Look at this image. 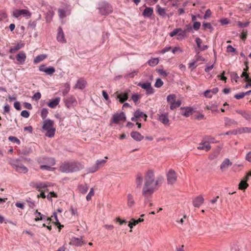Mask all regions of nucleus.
<instances>
[{"label":"nucleus","instance_id":"nucleus-47","mask_svg":"<svg viewBox=\"0 0 251 251\" xmlns=\"http://www.w3.org/2000/svg\"><path fill=\"white\" fill-rule=\"evenodd\" d=\"M243 133H251V127H244L239 128V134Z\"/></svg>","mask_w":251,"mask_h":251},{"label":"nucleus","instance_id":"nucleus-32","mask_svg":"<svg viewBox=\"0 0 251 251\" xmlns=\"http://www.w3.org/2000/svg\"><path fill=\"white\" fill-rule=\"evenodd\" d=\"M134 116H136V117L137 118H144L145 121L147 120V115L141 111L139 109H138L134 112Z\"/></svg>","mask_w":251,"mask_h":251},{"label":"nucleus","instance_id":"nucleus-49","mask_svg":"<svg viewBox=\"0 0 251 251\" xmlns=\"http://www.w3.org/2000/svg\"><path fill=\"white\" fill-rule=\"evenodd\" d=\"M163 82L160 78H157L154 84V86L156 88H160L163 85Z\"/></svg>","mask_w":251,"mask_h":251},{"label":"nucleus","instance_id":"nucleus-30","mask_svg":"<svg viewBox=\"0 0 251 251\" xmlns=\"http://www.w3.org/2000/svg\"><path fill=\"white\" fill-rule=\"evenodd\" d=\"M205 142H201L200 144V146L197 147V149L200 150H205L206 151H209L211 149V146L209 144L204 145Z\"/></svg>","mask_w":251,"mask_h":251},{"label":"nucleus","instance_id":"nucleus-22","mask_svg":"<svg viewBox=\"0 0 251 251\" xmlns=\"http://www.w3.org/2000/svg\"><path fill=\"white\" fill-rule=\"evenodd\" d=\"M131 137L137 141H141L142 140L144 137L140 133L137 131H132L130 133Z\"/></svg>","mask_w":251,"mask_h":251},{"label":"nucleus","instance_id":"nucleus-58","mask_svg":"<svg viewBox=\"0 0 251 251\" xmlns=\"http://www.w3.org/2000/svg\"><path fill=\"white\" fill-rule=\"evenodd\" d=\"M245 96V93L242 92L239 94H237L234 95V98L237 100H239L243 98Z\"/></svg>","mask_w":251,"mask_h":251},{"label":"nucleus","instance_id":"nucleus-31","mask_svg":"<svg viewBox=\"0 0 251 251\" xmlns=\"http://www.w3.org/2000/svg\"><path fill=\"white\" fill-rule=\"evenodd\" d=\"M24 46V44L23 43H18L16 46L11 48L9 50V52L11 53H13L15 52L16 51L22 48Z\"/></svg>","mask_w":251,"mask_h":251},{"label":"nucleus","instance_id":"nucleus-50","mask_svg":"<svg viewBox=\"0 0 251 251\" xmlns=\"http://www.w3.org/2000/svg\"><path fill=\"white\" fill-rule=\"evenodd\" d=\"M53 217L54 218L55 220V222H54V223L56 225H59V229H60L61 227H63V225H60L59 222V220L57 218V214L56 212H54L53 213Z\"/></svg>","mask_w":251,"mask_h":251},{"label":"nucleus","instance_id":"nucleus-17","mask_svg":"<svg viewBox=\"0 0 251 251\" xmlns=\"http://www.w3.org/2000/svg\"><path fill=\"white\" fill-rule=\"evenodd\" d=\"M181 114L186 117H188L193 114V109L191 107H181Z\"/></svg>","mask_w":251,"mask_h":251},{"label":"nucleus","instance_id":"nucleus-20","mask_svg":"<svg viewBox=\"0 0 251 251\" xmlns=\"http://www.w3.org/2000/svg\"><path fill=\"white\" fill-rule=\"evenodd\" d=\"M26 58V54L23 51H20L16 55V59L20 64H23L25 61Z\"/></svg>","mask_w":251,"mask_h":251},{"label":"nucleus","instance_id":"nucleus-53","mask_svg":"<svg viewBox=\"0 0 251 251\" xmlns=\"http://www.w3.org/2000/svg\"><path fill=\"white\" fill-rule=\"evenodd\" d=\"M181 31V28H177L175 29L172 32H171L170 33V36L171 37H173L175 36L176 34H178V33Z\"/></svg>","mask_w":251,"mask_h":251},{"label":"nucleus","instance_id":"nucleus-4","mask_svg":"<svg viewBox=\"0 0 251 251\" xmlns=\"http://www.w3.org/2000/svg\"><path fill=\"white\" fill-rule=\"evenodd\" d=\"M99 12L102 15H107L112 12L111 5L106 1H100L98 4Z\"/></svg>","mask_w":251,"mask_h":251},{"label":"nucleus","instance_id":"nucleus-38","mask_svg":"<svg viewBox=\"0 0 251 251\" xmlns=\"http://www.w3.org/2000/svg\"><path fill=\"white\" fill-rule=\"evenodd\" d=\"M47 132L45 135L48 137L52 138L54 136L55 132V128H51L46 130Z\"/></svg>","mask_w":251,"mask_h":251},{"label":"nucleus","instance_id":"nucleus-52","mask_svg":"<svg viewBox=\"0 0 251 251\" xmlns=\"http://www.w3.org/2000/svg\"><path fill=\"white\" fill-rule=\"evenodd\" d=\"M48 114V110L47 108H44L42 109L41 111V117L43 118V119H45Z\"/></svg>","mask_w":251,"mask_h":251},{"label":"nucleus","instance_id":"nucleus-25","mask_svg":"<svg viewBox=\"0 0 251 251\" xmlns=\"http://www.w3.org/2000/svg\"><path fill=\"white\" fill-rule=\"evenodd\" d=\"M143 177L141 173H138L136 177V184L137 188H141L143 183Z\"/></svg>","mask_w":251,"mask_h":251},{"label":"nucleus","instance_id":"nucleus-56","mask_svg":"<svg viewBox=\"0 0 251 251\" xmlns=\"http://www.w3.org/2000/svg\"><path fill=\"white\" fill-rule=\"evenodd\" d=\"M196 43L197 44V47L198 48L200 49V50H201V44L202 43V40H201V39L199 37H197L196 38Z\"/></svg>","mask_w":251,"mask_h":251},{"label":"nucleus","instance_id":"nucleus-23","mask_svg":"<svg viewBox=\"0 0 251 251\" xmlns=\"http://www.w3.org/2000/svg\"><path fill=\"white\" fill-rule=\"evenodd\" d=\"M187 28L184 30L181 29V31L178 33V39H182L186 36L187 33L192 30L191 26L187 25Z\"/></svg>","mask_w":251,"mask_h":251},{"label":"nucleus","instance_id":"nucleus-5","mask_svg":"<svg viewBox=\"0 0 251 251\" xmlns=\"http://www.w3.org/2000/svg\"><path fill=\"white\" fill-rule=\"evenodd\" d=\"M131 92L129 89L126 90L123 93L119 94V91L116 92L113 96L116 97V99H118L120 103H123L128 99L129 94Z\"/></svg>","mask_w":251,"mask_h":251},{"label":"nucleus","instance_id":"nucleus-60","mask_svg":"<svg viewBox=\"0 0 251 251\" xmlns=\"http://www.w3.org/2000/svg\"><path fill=\"white\" fill-rule=\"evenodd\" d=\"M201 23L199 22H195L193 25V28L195 30H198L201 26Z\"/></svg>","mask_w":251,"mask_h":251},{"label":"nucleus","instance_id":"nucleus-43","mask_svg":"<svg viewBox=\"0 0 251 251\" xmlns=\"http://www.w3.org/2000/svg\"><path fill=\"white\" fill-rule=\"evenodd\" d=\"M181 104V101L180 100H177V101H175L173 103H171L170 105V109L171 110H174L177 107H179Z\"/></svg>","mask_w":251,"mask_h":251},{"label":"nucleus","instance_id":"nucleus-24","mask_svg":"<svg viewBox=\"0 0 251 251\" xmlns=\"http://www.w3.org/2000/svg\"><path fill=\"white\" fill-rule=\"evenodd\" d=\"M168 114H162L158 118V120L165 125L169 124V120Z\"/></svg>","mask_w":251,"mask_h":251},{"label":"nucleus","instance_id":"nucleus-59","mask_svg":"<svg viewBox=\"0 0 251 251\" xmlns=\"http://www.w3.org/2000/svg\"><path fill=\"white\" fill-rule=\"evenodd\" d=\"M21 115L25 118H28L29 116V113L26 110H23L21 113Z\"/></svg>","mask_w":251,"mask_h":251},{"label":"nucleus","instance_id":"nucleus-2","mask_svg":"<svg viewBox=\"0 0 251 251\" xmlns=\"http://www.w3.org/2000/svg\"><path fill=\"white\" fill-rule=\"evenodd\" d=\"M83 168V166L79 162H66L60 167V170L63 173H72L78 171Z\"/></svg>","mask_w":251,"mask_h":251},{"label":"nucleus","instance_id":"nucleus-27","mask_svg":"<svg viewBox=\"0 0 251 251\" xmlns=\"http://www.w3.org/2000/svg\"><path fill=\"white\" fill-rule=\"evenodd\" d=\"M224 121L225 126H235L237 125V122L228 117H225L224 118Z\"/></svg>","mask_w":251,"mask_h":251},{"label":"nucleus","instance_id":"nucleus-8","mask_svg":"<svg viewBox=\"0 0 251 251\" xmlns=\"http://www.w3.org/2000/svg\"><path fill=\"white\" fill-rule=\"evenodd\" d=\"M106 161L104 159L97 160L94 166L88 169V173H94L104 165Z\"/></svg>","mask_w":251,"mask_h":251},{"label":"nucleus","instance_id":"nucleus-6","mask_svg":"<svg viewBox=\"0 0 251 251\" xmlns=\"http://www.w3.org/2000/svg\"><path fill=\"white\" fill-rule=\"evenodd\" d=\"M30 186L35 188L38 191H41L42 189H45L50 186V183L48 182H34L30 183Z\"/></svg>","mask_w":251,"mask_h":251},{"label":"nucleus","instance_id":"nucleus-45","mask_svg":"<svg viewBox=\"0 0 251 251\" xmlns=\"http://www.w3.org/2000/svg\"><path fill=\"white\" fill-rule=\"evenodd\" d=\"M176 98V96L175 94H171L167 96V100L169 103H170L171 105V103L175 101Z\"/></svg>","mask_w":251,"mask_h":251},{"label":"nucleus","instance_id":"nucleus-42","mask_svg":"<svg viewBox=\"0 0 251 251\" xmlns=\"http://www.w3.org/2000/svg\"><path fill=\"white\" fill-rule=\"evenodd\" d=\"M63 89L62 90V94L63 96H66L70 90V86L68 83H65L63 86Z\"/></svg>","mask_w":251,"mask_h":251},{"label":"nucleus","instance_id":"nucleus-57","mask_svg":"<svg viewBox=\"0 0 251 251\" xmlns=\"http://www.w3.org/2000/svg\"><path fill=\"white\" fill-rule=\"evenodd\" d=\"M140 98V96L137 94H133L131 96V99L134 102H136Z\"/></svg>","mask_w":251,"mask_h":251},{"label":"nucleus","instance_id":"nucleus-34","mask_svg":"<svg viewBox=\"0 0 251 251\" xmlns=\"http://www.w3.org/2000/svg\"><path fill=\"white\" fill-rule=\"evenodd\" d=\"M47 57V56L46 54L38 55L34 59L33 63L34 64H37L42 61L43 60L46 58Z\"/></svg>","mask_w":251,"mask_h":251},{"label":"nucleus","instance_id":"nucleus-1","mask_svg":"<svg viewBox=\"0 0 251 251\" xmlns=\"http://www.w3.org/2000/svg\"><path fill=\"white\" fill-rule=\"evenodd\" d=\"M145 182L143 189V195L146 196L148 194L151 195L155 190L157 189L158 180H154V172L149 170L145 176Z\"/></svg>","mask_w":251,"mask_h":251},{"label":"nucleus","instance_id":"nucleus-64","mask_svg":"<svg viewBox=\"0 0 251 251\" xmlns=\"http://www.w3.org/2000/svg\"><path fill=\"white\" fill-rule=\"evenodd\" d=\"M158 73L159 74V75H163L164 76H167L168 74L166 73V72L163 69H159L158 70Z\"/></svg>","mask_w":251,"mask_h":251},{"label":"nucleus","instance_id":"nucleus-11","mask_svg":"<svg viewBox=\"0 0 251 251\" xmlns=\"http://www.w3.org/2000/svg\"><path fill=\"white\" fill-rule=\"evenodd\" d=\"M167 179L168 184H173L177 179V176L174 170L171 169L167 174Z\"/></svg>","mask_w":251,"mask_h":251},{"label":"nucleus","instance_id":"nucleus-37","mask_svg":"<svg viewBox=\"0 0 251 251\" xmlns=\"http://www.w3.org/2000/svg\"><path fill=\"white\" fill-rule=\"evenodd\" d=\"M45 165H49L51 167L54 166L55 164V161L53 158L49 157L45 159Z\"/></svg>","mask_w":251,"mask_h":251},{"label":"nucleus","instance_id":"nucleus-41","mask_svg":"<svg viewBox=\"0 0 251 251\" xmlns=\"http://www.w3.org/2000/svg\"><path fill=\"white\" fill-rule=\"evenodd\" d=\"M239 189L241 190H245L249 186V184L245 181L242 180L239 184Z\"/></svg>","mask_w":251,"mask_h":251},{"label":"nucleus","instance_id":"nucleus-55","mask_svg":"<svg viewBox=\"0 0 251 251\" xmlns=\"http://www.w3.org/2000/svg\"><path fill=\"white\" fill-rule=\"evenodd\" d=\"M243 117L247 120L249 121L251 120V112L246 111Z\"/></svg>","mask_w":251,"mask_h":251},{"label":"nucleus","instance_id":"nucleus-54","mask_svg":"<svg viewBox=\"0 0 251 251\" xmlns=\"http://www.w3.org/2000/svg\"><path fill=\"white\" fill-rule=\"evenodd\" d=\"M41 98V94L40 92H36L32 97V99L35 100H38Z\"/></svg>","mask_w":251,"mask_h":251},{"label":"nucleus","instance_id":"nucleus-10","mask_svg":"<svg viewBox=\"0 0 251 251\" xmlns=\"http://www.w3.org/2000/svg\"><path fill=\"white\" fill-rule=\"evenodd\" d=\"M21 15H24L26 19L30 18L31 13L27 9L16 10L13 12V16L15 18H18Z\"/></svg>","mask_w":251,"mask_h":251},{"label":"nucleus","instance_id":"nucleus-61","mask_svg":"<svg viewBox=\"0 0 251 251\" xmlns=\"http://www.w3.org/2000/svg\"><path fill=\"white\" fill-rule=\"evenodd\" d=\"M211 11L209 9H207L203 16V18L204 19H206L208 17H209L211 15Z\"/></svg>","mask_w":251,"mask_h":251},{"label":"nucleus","instance_id":"nucleus-48","mask_svg":"<svg viewBox=\"0 0 251 251\" xmlns=\"http://www.w3.org/2000/svg\"><path fill=\"white\" fill-rule=\"evenodd\" d=\"M8 140L11 141L12 142L16 143L18 145H20L21 143L20 140L15 136H9L8 137Z\"/></svg>","mask_w":251,"mask_h":251},{"label":"nucleus","instance_id":"nucleus-44","mask_svg":"<svg viewBox=\"0 0 251 251\" xmlns=\"http://www.w3.org/2000/svg\"><path fill=\"white\" fill-rule=\"evenodd\" d=\"M40 168L43 171H51L55 169V168L51 167L47 165H43L40 166Z\"/></svg>","mask_w":251,"mask_h":251},{"label":"nucleus","instance_id":"nucleus-15","mask_svg":"<svg viewBox=\"0 0 251 251\" xmlns=\"http://www.w3.org/2000/svg\"><path fill=\"white\" fill-rule=\"evenodd\" d=\"M56 39L60 43H65L66 42L63 29L61 26L58 27Z\"/></svg>","mask_w":251,"mask_h":251},{"label":"nucleus","instance_id":"nucleus-62","mask_svg":"<svg viewBox=\"0 0 251 251\" xmlns=\"http://www.w3.org/2000/svg\"><path fill=\"white\" fill-rule=\"evenodd\" d=\"M204 28H208L210 29H213V27L209 23H203L202 25Z\"/></svg>","mask_w":251,"mask_h":251},{"label":"nucleus","instance_id":"nucleus-7","mask_svg":"<svg viewBox=\"0 0 251 251\" xmlns=\"http://www.w3.org/2000/svg\"><path fill=\"white\" fill-rule=\"evenodd\" d=\"M137 85L146 90L147 95H151L154 93V89L151 87V83L150 82H139Z\"/></svg>","mask_w":251,"mask_h":251},{"label":"nucleus","instance_id":"nucleus-16","mask_svg":"<svg viewBox=\"0 0 251 251\" xmlns=\"http://www.w3.org/2000/svg\"><path fill=\"white\" fill-rule=\"evenodd\" d=\"M42 67H46V65H41L39 67V70L41 72H45L48 75H52L55 72V69L53 67H50L45 70H43Z\"/></svg>","mask_w":251,"mask_h":251},{"label":"nucleus","instance_id":"nucleus-12","mask_svg":"<svg viewBox=\"0 0 251 251\" xmlns=\"http://www.w3.org/2000/svg\"><path fill=\"white\" fill-rule=\"evenodd\" d=\"M65 105L70 109L77 104V101L75 97L73 96H71L64 99Z\"/></svg>","mask_w":251,"mask_h":251},{"label":"nucleus","instance_id":"nucleus-19","mask_svg":"<svg viewBox=\"0 0 251 251\" xmlns=\"http://www.w3.org/2000/svg\"><path fill=\"white\" fill-rule=\"evenodd\" d=\"M54 122L51 120L47 119L44 121L43 125L42 126L43 129L47 130L51 128H54L53 126Z\"/></svg>","mask_w":251,"mask_h":251},{"label":"nucleus","instance_id":"nucleus-51","mask_svg":"<svg viewBox=\"0 0 251 251\" xmlns=\"http://www.w3.org/2000/svg\"><path fill=\"white\" fill-rule=\"evenodd\" d=\"M94 195V190L93 188H92L89 192V193L86 196V199L87 201H89L91 200L92 197Z\"/></svg>","mask_w":251,"mask_h":251},{"label":"nucleus","instance_id":"nucleus-39","mask_svg":"<svg viewBox=\"0 0 251 251\" xmlns=\"http://www.w3.org/2000/svg\"><path fill=\"white\" fill-rule=\"evenodd\" d=\"M78 190L80 193L82 194H85L88 190V187L87 186V185H79L78 186Z\"/></svg>","mask_w":251,"mask_h":251},{"label":"nucleus","instance_id":"nucleus-36","mask_svg":"<svg viewBox=\"0 0 251 251\" xmlns=\"http://www.w3.org/2000/svg\"><path fill=\"white\" fill-rule=\"evenodd\" d=\"M156 7L157 14L160 16L165 17L166 15L165 8L161 7L159 5H157Z\"/></svg>","mask_w":251,"mask_h":251},{"label":"nucleus","instance_id":"nucleus-13","mask_svg":"<svg viewBox=\"0 0 251 251\" xmlns=\"http://www.w3.org/2000/svg\"><path fill=\"white\" fill-rule=\"evenodd\" d=\"M71 9L68 7H66L64 9L59 8L58 9V13L59 18L63 19L66 17L67 15H70L71 14Z\"/></svg>","mask_w":251,"mask_h":251},{"label":"nucleus","instance_id":"nucleus-63","mask_svg":"<svg viewBox=\"0 0 251 251\" xmlns=\"http://www.w3.org/2000/svg\"><path fill=\"white\" fill-rule=\"evenodd\" d=\"M204 96L206 98H211L212 97V94H211L210 90H207L204 93Z\"/></svg>","mask_w":251,"mask_h":251},{"label":"nucleus","instance_id":"nucleus-40","mask_svg":"<svg viewBox=\"0 0 251 251\" xmlns=\"http://www.w3.org/2000/svg\"><path fill=\"white\" fill-rule=\"evenodd\" d=\"M159 63V59L157 58H152L148 62L149 65L150 66H155Z\"/></svg>","mask_w":251,"mask_h":251},{"label":"nucleus","instance_id":"nucleus-35","mask_svg":"<svg viewBox=\"0 0 251 251\" xmlns=\"http://www.w3.org/2000/svg\"><path fill=\"white\" fill-rule=\"evenodd\" d=\"M127 204L128 206L129 207H132L135 204V201H134L133 196H132L131 194H128L127 196Z\"/></svg>","mask_w":251,"mask_h":251},{"label":"nucleus","instance_id":"nucleus-21","mask_svg":"<svg viewBox=\"0 0 251 251\" xmlns=\"http://www.w3.org/2000/svg\"><path fill=\"white\" fill-rule=\"evenodd\" d=\"M204 201V199L201 196H198L195 198L193 201V204L195 207H200Z\"/></svg>","mask_w":251,"mask_h":251},{"label":"nucleus","instance_id":"nucleus-14","mask_svg":"<svg viewBox=\"0 0 251 251\" xmlns=\"http://www.w3.org/2000/svg\"><path fill=\"white\" fill-rule=\"evenodd\" d=\"M69 244L71 245L75 246L77 247L81 246L83 244V241H82V237H80L79 238L72 237L71 239Z\"/></svg>","mask_w":251,"mask_h":251},{"label":"nucleus","instance_id":"nucleus-9","mask_svg":"<svg viewBox=\"0 0 251 251\" xmlns=\"http://www.w3.org/2000/svg\"><path fill=\"white\" fill-rule=\"evenodd\" d=\"M126 120V115L123 112H122L120 113L114 114L111 119V122L115 124H118L120 121H125Z\"/></svg>","mask_w":251,"mask_h":251},{"label":"nucleus","instance_id":"nucleus-28","mask_svg":"<svg viewBox=\"0 0 251 251\" xmlns=\"http://www.w3.org/2000/svg\"><path fill=\"white\" fill-rule=\"evenodd\" d=\"M153 8L147 7L143 11L142 15L145 17H150L153 14Z\"/></svg>","mask_w":251,"mask_h":251},{"label":"nucleus","instance_id":"nucleus-26","mask_svg":"<svg viewBox=\"0 0 251 251\" xmlns=\"http://www.w3.org/2000/svg\"><path fill=\"white\" fill-rule=\"evenodd\" d=\"M86 83L87 82L85 80L83 79H79L77 81L75 88L82 90L85 87Z\"/></svg>","mask_w":251,"mask_h":251},{"label":"nucleus","instance_id":"nucleus-46","mask_svg":"<svg viewBox=\"0 0 251 251\" xmlns=\"http://www.w3.org/2000/svg\"><path fill=\"white\" fill-rule=\"evenodd\" d=\"M35 220L36 221H39V220H44V221L50 222L51 221V218L47 217L46 216L43 215L40 217L36 216V218H35Z\"/></svg>","mask_w":251,"mask_h":251},{"label":"nucleus","instance_id":"nucleus-33","mask_svg":"<svg viewBox=\"0 0 251 251\" xmlns=\"http://www.w3.org/2000/svg\"><path fill=\"white\" fill-rule=\"evenodd\" d=\"M221 151V149L218 148L216 150H215L209 156V158L210 160H214L217 158V157L219 155Z\"/></svg>","mask_w":251,"mask_h":251},{"label":"nucleus","instance_id":"nucleus-18","mask_svg":"<svg viewBox=\"0 0 251 251\" xmlns=\"http://www.w3.org/2000/svg\"><path fill=\"white\" fill-rule=\"evenodd\" d=\"M232 165V163L228 158H226L222 162L220 166V169L222 172L226 170L228 168Z\"/></svg>","mask_w":251,"mask_h":251},{"label":"nucleus","instance_id":"nucleus-29","mask_svg":"<svg viewBox=\"0 0 251 251\" xmlns=\"http://www.w3.org/2000/svg\"><path fill=\"white\" fill-rule=\"evenodd\" d=\"M60 98L58 97L51 100L50 102L48 103V105L51 108H53L55 107L58 104L60 101Z\"/></svg>","mask_w":251,"mask_h":251},{"label":"nucleus","instance_id":"nucleus-3","mask_svg":"<svg viewBox=\"0 0 251 251\" xmlns=\"http://www.w3.org/2000/svg\"><path fill=\"white\" fill-rule=\"evenodd\" d=\"M8 163L18 173L25 174L28 172V169L23 164L20 158L10 159Z\"/></svg>","mask_w":251,"mask_h":251}]
</instances>
